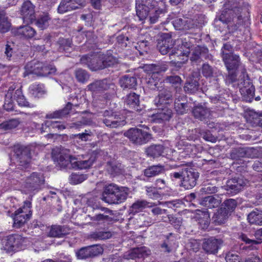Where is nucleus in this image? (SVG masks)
<instances>
[{
    "mask_svg": "<svg viewBox=\"0 0 262 262\" xmlns=\"http://www.w3.org/2000/svg\"><path fill=\"white\" fill-rule=\"evenodd\" d=\"M230 215L226 210L220 207L217 211L214 213L212 220L216 225L224 224L227 221Z\"/></svg>",
    "mask_w": 262,
    "mask_h": 262,
    "instance_id": "nucleus-34",
    "label": "nucleus"
},
{
    "mask_svg": "<svg viewBox=\"0 0 262 262\" xmlns=\"http://www.w3.org/2000/svg\"><path fill=\"white\" fill-rule=\"evenodd\" d=\"M156 114H152L150 116V121L155 123H161L165 121H169L172 117V113L170 109L167 107H161L160 110Z\"/></svg>",
    "mask_w": 262,
    "mask_h": 262,
    "instance_id": "nucleus-25",
    "label": "nucleus"
},
{
    "mask_svg": "<svg viewBox=\"0 0 262 262\" xmlns=\"http://www.w3.org/2000/svg\"><path fill=\"white\" fill-rule=\"evenodd\" d=\"M102 116V122L107 127L111 128H118L126 123L123 118H121L120 115L112 110H105Z\"/></svg>",
    "mask_w": 262,
    "mask_h": 262,
    "instance_id": "nucleus-10",
    "label": "nucleus"
},
{
    "mask_svg": "<svg viewBox=\"0 0 262 262\" xmlns=\"http://www.w3.org/2000/svg\"><path fill=\"white\" fill-rule=\"evenodd\" d=\"M237 201L233 199H229L225 200L223 203L221 205V207L226 211L230 215L235 210L237 206Z\"/></svg>",
    "mask_w": 262,
    "mask_h": 262,
    "instance_id": "nucleus-55",
    "label": "nucleus"
},
{
    "mask_svg": "<svg viewBox=\"0 0 262 262\" xmlns=\"http://www.w3.org/2000/svg\"><path fill=\"white\" fill-rule=\"evenodd\" d=\"M174 102V108L178 114H184L187 108L190 106H188V103L184 101L185 99H176Z\"/></svg>",
    "mask_w": 262,
    "mask_h": 262,
    "instance_id": "nucleus-63",
    "label": "nucleus"
},
{
    "mask_svg": "<svg viewBox=\"0 0 262 262\" xmlns=\"http://www.w3.org/2000/svg\"><path fill=\"white\" fill-rule=\"evenodd\" d=\"M149 202L145 200H139L134 202L129 208V212L130 214L135 215L137 213L141 211L146 207H151L152 204H149Z\"/></svg>",
    "mask_w": 262,
    "mask_h": 262,
    "instance_id": "nucleus-38",
    "label": "nucleus"
},
{
    "mask_svg": "<svg viewBox=\"0 0 262 262\" xmlns=\"http://www.w3.org/2000/svg\"><path fill=\"white\" fill-rule=\"evenodd\" d=\"M30 91L35 97H43L46 93L45 86L42 84H32L30 88Z\"/></svg>",
    "mask_w": 262,
    "mask_h": 262,
    "instance_id": "nucleus-54",
    "label": "nucleus"
},
{
    "mask_svg": "<svg viewBox=\"0 0 262 262\" xmlns=\"http://www.w3.org/2000/svg\"><path fill=\"white\" fill-rule=\"evenodd\" d=\"M212 56L209 54L208 49L205 47L198 46L192 50V53L190 57V60L192 64H198L204 59H211Z\"/></svg>",
    "mask_w": 262,
    "mask_h": 262,
    "instance_id": "nucleus-16",
    "label": "nucleus"
},
{
    "mask_svg": "<svg viewBox=\"0 0 262 262\" xmlns=\"http://www.w3.org/2000/svg\"><path fill=\"white\" fill-rule=\"evenodd\" d=\"M167 67L165 64H151L147 66L146 70L150 72V74H159L165 72Z\"/></svg>",
    "mask_w": 262,
    "mask_h": 262,
    "instance_id": "nucleus-60",
    "label": "nucleus"
},
{
    "mask_svg": "<svg viewBox=\"0 0 262 262\" xmlns=\"http://www.w3.org/2000/svg\"><path fill=\"white\" fill-rule=\"evenodd\" d=\"M223 243L221 239L210 237L204 238L202 244V248L207 254H215Z\"/></svg>",
    "mask_w": 262,
    "mask_h": 262,
    "instance_id": "nucleus-18",
    "label": "nucleus"
},
{
    "mask_svg": "<svg viewBox=\"0 0 262 262\" xmlns=\"http://www.w3.org/2000/svg\"><path fill=\"white\" fill-rule=\"evenodd\" d=\"M245 117L248 121L252 123L253 125L257 126V120L260 117V113H257L253 110H247L246 112Z\"/></svg>",
    "mask_w": 262,
    "mask_h": 262,
    "instance_id": "nucleus-59",
    "label": "nucleus"
},
{
    "mask_svg": "<svg viewBox=\"0 0 262 262\" xmlns=\"http://www.w3.org/2000/svg\"><path fill=\"white\" fill-rule=\"evenodd\" d=\"M72 104L68 102L66 106L63 109L56 111L53 113L46 115V118L48 119L62 118L69 114L70 111L72 108Z\"/></svg>",
    "mask_w": 262,
    "mask_h": 262,
    "instance_id": "nucleus-40",
    "label": "nucleus"
},
{
    "mask_svg": "<svg viewBox=\"0 0 262 262\" xmlns=\"http://www.w3.org/2000/svg\"><path fill=\"white\" fill-rule=\"evenodd\" d=\"M124 136L134 145L141 146L147 143L152 139V135L137 127H132L124 132Z\"/></svg>",
    "mask_w": 262,
    "mask_h": 262,
    "instance_id": "nucleus-6",
    "label": "nucleus"
},
{
    "mask_svg": "<svg viewBox=\"0 0 262 262\" xmlns=\"http://www.w3.org/2000/svg\"><path fill=\"white\" fill-rule=\"evenodd\" d=\"M254 235L255 239H250L246 234L241 233L239 236V238L246 244L249 245V247H254L255 245L262 243V228L257 230Z\"/></svg>",
    "mask_w": 262,
    "mask_h": 262,
    "instance_id": "nucleus-29",
    "label": "nucleus"
},
{
    "mask_svg": "<svg viewBox=\"0 0 262 262\" xmlns=\"http://www.w3.org/2000/svg\"><path fill=\"white\" fill-rule=\"evenodd\" d=\"M125 104L129 108L137 112H141L145 107L144 105L141 104L140 99H126Z\"/></svg>",
    "mask_w": 262,
    "mask_h": 262,
    "instance_id": "nucleus-56",
    "label": "nucleus"
},
{
    "mask_svg": "<svg viewBox=\"0 0 262 262\" xmlns=\"http://www.w3.org/2000/svg\"><path fill=\"white\" fill-rule=\"evenodd\" d=\"M165 81H166V82H168L169 83L172 84V85H176V92L174 97H176V98H179L181 96L180 95H178V94H180V92L182 91L181 88L179 87V86L181 84V78L179 76L177 75L170 76H167L166 78Z\"/></svg>",
    "mask_w": 262,
    "mask_h": 262,
    "instance_id": "nucleus-45",
    "label": "nucleus"
},
{
    "mask_svg": "<svg viewBox=\"0 0 262 262\" xmlns=\"http://www.w3.org/2000/svg\"><path fill=\"white\" fill-rule=\"evenodd\" d=\"M76 9H77V7L72 4L70 0H61L58 7V12L59 13H64Z\"/></svg>",
    "mask_w": 262,
    "mask_h": 262,
    "instance_id": "nucleus-53",
    "label": "nucleus"
},
{
    "mask_svg": "<svg viewBox=\"0 0 262 262\" xmlns=\"http://www.w3.org/2000/svg\"><path fill=\"white\" fill-rule=\"evenodd\" d=\"M18 32L19 34L28 38L33 37L36 33L34 29L28 25L20 27Z\"/></svg>",
    "mask_w": 262,
    "mask_h": 262,
    "instance_id": "nucleus-61",
    "label": "nucleus"
},
{
    "mask_svg": "<svg viewBox=\"0 0 262 262\" xmlns=\"http://www.w3.org/2000/svg\"><path fill=\"white\" fill-rule=\"evenodd\" d=\"M110 85L111 84L107 79L97 80L89 84L87 86V89L94 95L107 90Z\"/></svg>",
    "mask_w": 262,
    "mask_h": 262,
    "instance_id": "nucleus-24",
    "label": "nucleus"
},
{
    "mask_svg": "<svg viewBox=\"0 0 262 262\" xmlns=\"http://www.w3.org/2000/svg\"><path fill=\"white\" fill-rule=\"evenodd\" d=\"M145 151L148 157L155 158L162 155L164 147L160 144L151 145L146 149Z\"/></svg>",
    "mask_w": 262,
    "mask_h": 262,
    "instance_id": "nucleus-42",
    "label": "nucleus"
},
{
    "mask_svg": "<svg viewBox=\"0 0 262 262\" xmlns=\"http://www.w3.org/2000/svg\"><path fill=\"white\" fill-rule=\"evenodd\" d=\"M32 147L20 144L15 145L13 147V160L16 167L20 170H26L31 166L32 159Z\"/></svg>",
    "mask_w": 262,
    "mask_h": 262,
    "instance_id": "nucleus-3",
    "label": "nucleus"
},
{
    "mask_svg": "<svg viewBox=\"0 0 262 262\" xmlns=\"http://www.w3.org/2000/svg\"><path fill=\"white\" fill-rule=\"evenodd\" d=\"M194 219L198 222L202 229H206L210 224V214L206 209L196 210Z\"/></svg>",
    "mask_w": 262,
    "mask_h": 262,
    "instance_id": "nucleus-26",
    "label": "nucleus"
},
{
    "mask_svg": "<svg viewBox=\"0 0 262 262\" xmlns=\"http://www.w3.org/2000/svg\"><path fill=\"white\" fill-rule=\"evenodd\" d=\"M88 179V175L80 172L72 173L70 176V183L73 184H78L83 182Z\"/></svg>",
    "mask_w": 262,
    "mask_h": 262,
    "instance_id": "nucleus-62",
    "label": "nucleus"
},
{
    "mask_svg": "<svg viewBox=\"0 0 262 262\" xmlns=\"http://www.w3.org/2000/svg\"><path fill=\"white\" fill-rule=\"evenodd\" d=\"M137 15L140 20L146 19L156 4L155 0H136Z\"/></svg>",
    "mask_w": 262,
    "mask_h": 262,
    "instance_id": "nucleus-12",
    "label": "nucleus"
},
{
    "mask_svg": "<svg viewBox=\"0 0 262 262\" xmlns=\"http://www.w3.org/2000/svg\"><path fill=\"white\" fill-rule=\"evenodd\" d=\"M258 148L251 147H238L233 148L230 154L231 159L239 160L244 158H255L259 156Z\"/></svg>",
    "mask_w": 262,
    "mask_h": 262,
    "instance_id": "nucleus-11",
    "label": "nucleus"
},
{
    "mask_svg": "<svg viewBox=\"0 0 262 262\" xmlns=\"http://www.w3.org/2000/svg\"><path fill=\"white\" fill-rule=\"evenodd\" d=\"M165 171V166L161 164L148 166L144 170V175L147 178L157 176Z\"/></svg>",
    "mask_w": 262,
    "mask_h": 262,
    "instance_id": "nucleus-35",
    "label": "nucleus"
},
{
    "mask_svg": "<svg viewBox=\"0 0 262 262\" xmlns=\"http://www.w3.org/2000/svg\"><path fill=\"white\" fill-rule=\"evenodd\" d=\"M193 114L195 118L203 120L209 116V112L208 109L202 105L194 107Z\"/></svg>",
    "mask_w": 262,
    "mask_h": 262,
    "instance_id": "nucleus-50",
    "label": "nucleus"
},
{
    "mask_svg": "<svg viewBox=\"0 0 262 262\" xmlns=\"http://www.w3.org/2000/svg\"><path fill=\"white\" fill-rule=\"evenodd\" d=\"M243 77L239 80H243V84L239 86V91L242 95L248 98H252L254 95L255 88L250 81L245 69H244Z\"/></svg>",
    "mask_w": 262,
    "mask_h": 262,
    "instance_id": "nucleus-15",
    "label": "nucleus"
},
{
    "mask_svg": "<svg viewBox=\"0 0 262 262\" xmlns=\"http://www.w3.org/2000/svg\"><path fill=\"white\" fill-rule=\"evenodd\" d=\"M41 62L36 61H32L28 62L25 67L24 76L26 77L29 74H33L39 76Z\"/></svg>",
    "mask_w": 262,
    "mask_h": 262,
    "instance_id": "nucleus-33",
    "label": "nucleus"
},
{
    "mask_svg": "<svg viewBox=\"0 0 262 262\" xmlns=\"http://www.w3.org/2000/svg\"><path fill=\"white\" fill-rule=\"evenodd\" d=\"M27 238L17 234L7 236L2 240L3 248L8 252L17 251L23 248Z\"/></svg>",
    "mask_w": 262,
    "mask_h": 262,
    "instance_id": "nucleus-7",
    "label": "nucleus"
},
{
    "mask_svg": "<svg viewBox=\"0 0 262 262\" xmlns=\"http://www.w3.org/2000/svg\"><path fill=\"white\" fill-rule=\"evenodd\" d=\"M103 252V249L100 245H93L81 248L76 252V255L78 259H84L97 256Z\"/></svg>",
    "mask_w": 262,
    "mask_h": 262,
    "instance_id": "nucleus-13",
    "label": "nucleus"
},
{
    "mask_svg": "<svg viewBox=\"0 0 262 262\" xmlns=\"http://www.w3.org/2000/svg\"><path fill=\"white\" fill-rule=\"evenodd\" d=\"M81 64L86 66L92 71L104 69L102 55L83 56L80 59Z\"/></svg>",
    "mask_w": 262,
    "mask_h": 262,
    "instance_id": "nucleus-14",
    "label": "nucleus"
},
{
    "mask_svg": "<svg viewBox=\"0 0 262 262\" xmlns=\"http://www.w3.org/2000/svg\"><path fill=\"white\" fill-rule=\"evenodd\" d=\"M99 151L97 150L92 151L88 156V158L83 160H77L75 158V167L74 169H84L91 167L97 159Z\"/></svg>",
    "mask_w": 262,
    "mask_h": 262,
    "instance_id": "nucleus-22",
    "label": "nucleus"
},
{
    "mask_svg": "<svg viewBox=\"0 0 262 262\" xmlns=\"http://www.w3.org/2000/svg\"><path fill=\"white\" fill-rule=\"evenodd\" d=\"M247 218L251 224L262 225V210L255 209L248 214Z\"/></svg>",
    "mask_w": 262,
    "mask_h": 262,
    "instance_id": "nucleus-44",
    "label": "nucleus"
},
{
    "mask_svg": "<svg viewBox=\"0 0 262 262\" xmlns=\"http://www.w3.org/2000/svg\"><path fill=\"white\" fill-rule=\"evenodd\" d=\"M39 76H48L50 75H54L56 72L55 66L50 64H45L41 62Z\"/></svg>",
    "mask_w": 262,
    "mask_h": 262,
    "instance_id": "nucleus-58",
    "label": "nucleus"
},
{
    "mask_svg": "<svg viewBox=\"0 0 262 262\" xmlns=\"http://www.w3.org/2000/svg\"><path fill=\"white\" fill-rule=\"evenodd\" d=\"M50 17L48 13H43L36 20V25L41 30L46 29L49 26Z\"/></svg>",
    "mask_w": 262,
    "mask_h": 262,
    "instance_id": "nucleus-64",
    "label": "nucleus"
},
{
    "mask_svg": "<svg viewBox=\"0 0 262 262\" xmlns=\"http://www.w3.org/2000/svg\"><path fill=\"white\" fill-rule=\"evenodd\" d=\"M74 75L77 81L81 83L86 82L90 77L89 73L81 68L76 69L74 71Z\"/></svg>",
    "mask_w": 262,
    "mask_h": 262,
    "instance_id": "nucleus-49",
    "label": "nucleus"
},
{
    "mask_svg": "<svg viewBox=\"0 0 262 262\" xmlns=\"http://www.w3.org/2000/svg\"><path fill=\"white\" fill-rule=\"evenodd\" d=\"M107 170L112 175L115 176L122 173L123 166L117 161L107 162Z\"/></svg>",
    "mask_w": 262,
    "mask_h": 262,
    "instance_id": "nucleus-41",
    "label": "nucleus"
},
{
    "mask_svg": "<svg viewBox=\"0 0 262 262\" xmlns=\"http://www.w3.org/2000/svg\"><path fill=\"white\" fill-rule=\"evenodd\" d=\"M150 251L145 247H141L133 249L130 253L132 258H142L149 255Z\"/></svg>",
    "mask_w": 262,
    "mask_h": 262,
    "instance_id": "nucleus-52",
    "label": "nucleus"
},
{
    "mask_svg": "<svg viewBox=\"0 0 262 262\" xmlns=\"http://www.w3.org/2000/svg\"><path fill=\"white\" fill-rule=\"evenodd\" d=\"M221 203V200L219 196L216 198L212 195L208 196L203 198L201 204L209 208L217 207Z\"/></svg>",
    "mask_w": 262,
    "mask_h": 262,
    "instance_id": "nucleus-43",
    "label": "nucleus"
},
{
    "mask_svg": "<svg viewBox=\"0 0 262 262\" xmlns=\"http://www.w3.org/2000/svg\"><path fill=\"white\" fill-rule=\"evenodd\" d=\"M200 76L198 72H193L191 75L187 78L186 82L184 87V90L186 93L193 94L198 90Z\"/></svg>",
    "mask_w": 262,
    "mask_h": 262,
    "instance_id": "nucleus-23",
    "label": "nucleus"
},
{
    "mask_svg": "<svg viewBox=\"0 0 262 262\" xmlns=\"http://www.w3.org/2000/svg\"><path fill=\"white\" fill-rule=\"evenodd\" d=\"M164 239L163 242L160 244L159 248L162 252L169 254L172 252L176 246L177 237L174 234L169 233L166 235H164Z\"/></svg>",
    "mask_w": 262,
    "mask_h": 262,
    "instance_id": "nucleus-21",
    "label": "nucleus"
},
{
    "mask_svg": "<svg viewBox=\"0 0 262 262\" xmlns=\"http://www.w3.org/2000/svg\"><path fill=\"white\" fill-rule=\"evenodd\" d=\"M29 213L25 212L22 209H19L15 212V215L13 218V227L16 228L21 227L30 219L31 213V211H29Z\"/></svg>",
    "mask_w": 262,
    "mask_h": 262,
    "instance_id": "nucleus-28",
    "label": "nucleus"
},
{
    "mask_svg": "<svg viewBox=\"0 0 262 262\" xmlns=\"http://www.w3.org/2000/svg\"><path fill=\"white\" fill-rule=\"evenodd\" d=\"M161 76V74L149 73L146 80L148 88L152 90H155L157 88Z\"/></svg>",
    "mask_w": 262,
    "mask_h": 262,
    "instance_id": "nucleus-46",
    "label": "nucleus"
},
{
    "mask_svg": "<svg viewBox=\"0 0 262 262\" xmlns=\"http://www.w3.org/2000/svg\"><path fill=\"white\" fill-rule=\"evenodd\" d=\"M35 6L30 1H25L21 7L20 14L24 21L32 23L36 20Z\"/></svg>",
    "mask_w": 262,
    "mask_h": 262,
    "instance_id": "nucleus-17",
    "label": "nucleus"
},
{
    "mask_svg": "<svg viewBox=\"0 0 262 262\" xmlns=\"http://www.w3.org/2000/svg\"><path fill=\"white\" fill-rule=\"evenodd\" d=\"M247 181L241 178H234L227 181L225 189L230 193L236 194L246 185Z\"/></svg>",
    "mask_w": 262,
    "mask_h": 262,
    "instance_id": "nucleus-19",
    "label": "nucleus"
},
{
    "mask_svg": "<svg viewBox=\"0 0 262 262\" xmlns=\"http://www.w3.org/2000/svg\"><path fill=\"white\" fill-rule=\"evenodd\" d=\"M179 41H180V49L177 51L172 50L170 53V56H175L178 59H175V61L180 63H185L188 60V55L190 53V49L193 46V42L191 39L189 38H181Z\"/></svg>",
    "mask_w": 262,
    "mask_h": 262,
    "instance_id": "nucleus-8",
    "label": "nucleus"
},
{
    "mask_svg": "<svg viewBox=\"0 0 262 262\" xmlns=\"http://www.w3.org/2000/svg\"><path fill=\"white\" fill-rule=\"evenodd\" d=\"M249 7L248 4L243 0H228L219 20L227 25L230 32H249Z\"/></svg>",
    "mask_w": 262,
    "mask_h": 262,
    "instance_id": "nucleus-1",
    "label": "nucleus"
},
{
    "mask_svg": "<svg viewBox=\"0 0 262 262\" xmlns=\"http://www.w3.org/2000/svg\"><path fill=\"white\" fill-rule=\"evenodd\" d=\"M199 176L200 174L196 169L186 165L180 186L185 189H191L196 186Z\"/></svg>",
    "mask_w": 262,
    "mask_h": 262,
    "instance_id": "nucleus-9",
    "label": "nucleus"
},
{
    "mask_svg": "<svg viewBox=\"0 0 262 262\" xmlns=\"http://www.w3.org/2000/svg\"><path fill=\"white\" fill-rule=\"evenodd\" d=\"M86 218H90L91 221H96L98 224L107 223L109 224L113 221V217L104 214L98 213L93 216L88 215Z\"/></svg>",
    "mask_w": 262,
    "mask_h": 262,
    "instance_id": "nucleus-48",
    "label": "nucleus"
},
{
    "mask_svg": "<svg viewBox=\"0 0 262 262\" xmlns=\"http://www.w3.org/2000/svg\"><path fill=\"white\" fill-rule=\"evenodd\" d=\"M6 14L4 10H0V32L2 33L8 32L10 28V23Z\"/></svg>",
    "mask_w": 262,
    "mask_h": 262,
    "instance_id": "nucleus-51",
    "label": "nucleus"
},
{
    "mask_svg": "<svg viewBox=\"0 0 262 262\" xmlns=\"http://www.w3.org/2000/svg\"><path fill=\"white\" fill-rule=\"evenodd\" d=\"M226 55L223 59L228 71H236L240 66V60L238 56L233 54L230 56Z\"/></svg>",
    "mask_w": 262,
    "mask_h": 262,
    "instance_id": "nucleus-30",
    "label": "nucleus"
},
{
    "mask_svg": "<svg viewBox=\"0 0 262 262\" xmlns=\"http://www.w3.org/2000/svg\"><path fill=\"white\" fill-rule=\"evenodd\" d=\"M70 228L67 226L52 225L49 236L53 237H62L70 233Z\"/></svg>",
    "mask_w": 262,
    "mask_h": 262,
    "instance_id": "nucleus-31",
    "label": "nucleus"
},
{
    "mask_svg": "<svg viewBox=\"0 0 262 262\" xmlns=\"http://www.w3.org/2000/svg\"><path fill=\"white\" fill-rule=\"evenodd\" d=\"M173 42L169 33H162L159 39L157 48L162 55H165L173 48Z\"/></svg>",
    "mask_w": 262,
    "mask_h": 262,
    "instance_id": "nucleus-20",
    "label": "nucleus"
},
{
    "mask_svg": "<svg viewBox=\"0 0 262 262\" xmlns=\"http://www.w3.org/2000/svg\"><path fill=\"white\" fill-rule=\"evenodd\" d=\"M119 83L122 88L133 89L137 85V80L135 76L125 75L120 79Z\"/></svg>",
    "mask_w": 262,
    "mask_h": 262,
    "instance_id": "nucleus-39",
    "label": "nucleus"
},
{
    "mask_svg": "<svg viewBox=\"0 0 262 262\" xmlns=\"http://www.w3.org/2000/svg\"><path fill=\"white\" fill-rule=\"evenodd\" d=\"M129 194V188L119 187L111 184L106 186L102 194V200L110 204H118L124 202Z\"/></svg>",
    "mask_w": 262,
    "mask_h": 262,
    "instance_id": "nucleus-2",
    "label": "nucleus"
},
{
    "mask_svg": "<svg viewBox=\"0 0 262 262\" xmlns=\"http://www.w3.org/2000/svg\"><path fill=\"white\" fill-rule=\"evenodd\" d=\"M112 235L110 231L105 229H96L89 234L88 238L96 241L105 240L110 238Z\"/></svg>",
    "mask_w": 262,
    "mask_h": 262,
    "instance_id": "nucleus-32",
    "label": "nucleus"
},
{
    "mask_svg": "<svg viewBox=\"0 0 262 262\" xmlns=\"http://www.w3.org/2000/svg\"><path fill=\"white\" fill-rule=\"evenodd\" d=\"M174 28L177 30L186 31L194 27L193 20L188 18H176L172 21Z\"/></svg>",
    "mask_w": 262,
    "mask_h": 262,
    "instance_id": "nucleus-27",
    "label": "nucleus"
},
{
    "mask_svg": "<svg viewBox=\"0 0 262 262\" xmlns=\"http://www.w3.org/2000/svg\"><path fill=\"white\" fill-rule=\"evenodd\" d=\"M66 149L55 148L52 151V157L56 165L60 169H74L75 165V157L71 155Z\"/></svg>",
    "mask_w": 262,
    "mask_h": 262,
    "instance_id": "nucleus-5",
    "label": "nucleus"
},
{
    "mask_svg": "<svg viewBox=\"0 0 262 262\" xmlns=\"http://www.w3.org/2000/svg\"><path fill=\"white\" fill-rule=\"evenodd\" d=\"M45 184V178L41 172H33L28 176L23 182V189L26 194H29L31 200L33 196L38 191L41 190Z\"/></svg>",
    "mask_w": 262,
    "mask_h": 262,
    "instance_id": "nucleus-4",
    "label": "nucleus"
},
{
    "mask_svg": "<svg viewBox=\"0 0 262 262\" xmlns=\"http://www.w3.org/2000/svg\"><path fill=\"white\" fill-rule=\"evenodd\" d=\"M202 73L207 78L217 77L221 74L216 68L212 67L207 63L203 64L202 66Z\"/></svg>",
    "mask_w": 262,
    "mask_h": 262,
    "instance_id": "nucleus-37",
    "label": "nucleus"
},
{
    "mask_svg": "<svg viewBox=\"0 0 262 262\" xmlns=\"http://www.w3.org/2000/svg\"><path fill=\"white\" fill-rule=\"evenodd\" d=\"M20 123L18 119H12L0 124V129L7 130L16 127Z\"/></svg>",
    "mask_w": 262,
    "mask_h": 262,
    "instance_id": "nucleus-57",
    "label": "nucleus"
},
{
    "mask_svg": "<svg viewBox=\"0 0 262 262\" xmlns=\"http://www.w3.org/2000/svg\"><path fill=\"white\" fill-rule=\"evenodd\" d=\"M244 69L243 68L242 69L241 75L239 76L238 79L236 78V74L235 71H228V74L227 75L225 78V81L227 84H232L233 87H238L243 84V80H239V78L243 77V73Z\"/></svg>",
    "mask_w": 262,
    "mask_h": 262,
    "instance_id": "nucleus-36",
    "label": "nucleus"
},
{
    "mask_svg": "<svg viewBox=\"0 0 262 262\" xmlns=\"http://www.w3.org/2000/svg\"><path fill=\"white\" fill-rule=\"evenodd\" d=\"M152 11H154V13L153 14H151L150 13L149 14V19L151 24H155L158 21H160L161 24H165L167 22V20H164L165 16V12L163 10H155L153 9Z\"/></svg>",
    "mask_w": 262,
    "mask_h": 262,
    "instance_id": "nucleus-47",
    "label": "nucleus"
}]
</instances>
